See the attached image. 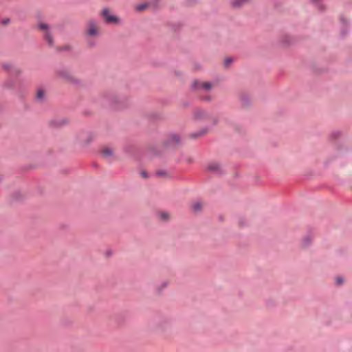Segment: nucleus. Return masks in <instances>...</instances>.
Returning a JSON list of instances; mask_svg holds the SVG:
<instances>
[{
	"label": "nucleus",
	"instance_id": "obj_11",
	"mask_svg": "<svg viewBox=\"0 0 352 352\" xmlns=\"http://www.w3.org/2000/svg\"><path fill=\"white\" fill-rule=\"evenodd\" d=\"M201 207H202L201 204L199 203V202L195 203L192 205V208H193L194 210H195V211L199 210L201 208Z\"/></svg>",
	"mask_w": 352,
	"mask_h": 352
},
{
	"label": "nucleus",
	"instance_id": "obj_8",
	"mask_svg": "<svg viewBox=\"0 0 352 352\" xmlns=\"http://www.w3.org/2000/svg\"><path fill=\"white\" fill-rule=\"evenodd\" d=\"M208 169L212 171H217L219 170V165L217 163H211L208 166Z\"/></svg>",
	"mask_w": 352,
	"mask_h": 352
},
{
	"label": "nucleus",
	"instance_id": "obj_6",
	"mask_svg": "<svg viewBox=\"0 0 352 352\" xmlns=\"http://www.w3.org/2000/svg\"><path fill=\"white\" fill-rule=\"evenodd\" d=\"M194 86L196 89H201L205 91L210 90L212 87V84L204 82H195Z\"/></svg>",
	"mask_w": 352,
	"mask_h": 352
},
{
	"label": "nucleus",
	"instance_id": "obj_17",
	"mask_svg": "<svg viewBox=\"0 0 352 352\" xmlns=\"http://www.w3.org/2000/svg\"><path fill=\"white\" fill-rule=\"evenodd\" d=\"M342 282H343V280H342V278L338 277V278H336V283H337L338 285L342 284Z\"/></svg>",
	"mask_w": 352,
	"mask_h": 352
},
{
	"label": "nucleus",
	"instance_id": "obj_3",
	"mask_svg": "<svg viewBox=\"0 0 352 352\" xmlns=\"http://www.w3.org/2000/svg\"><path fill=\"white\" fill-rule=\"evenodd\" d=\"M102 15L105 22L108 23L116 24L119 23V19L117 16L112 15L108 9H104L102 10Z\"/></svg>",
	"mask_w": 352,
	"mask_h": 352
},
{
	"label": "nucleus",
	"instance_id": "obj_2",
	"mask_svg": "<svg viewBox=\"0 0 352 352\" xmlns=\"http://www.w3.org/2000/svg\"><path fill=\"white\" fill-rule=\"evenodd\" d=\"M100 32L98 23L94 20H89L86 25L85 34L90 37H97L100 35Z\"/></svg>",
	"mask_w": 352,
	"mask_h": 352
},
{
	"label": "nucleus",
	"instance_id": "obj_12",
	"mask_svg": "<svg viewBox=\"0 0 352 352\" xmlns=\"http://www.w3.org/2000/svg\"><path fill=\"white\" fill-rule=\"evenodd\" d=\"M206 130H202L201 132H199V133H194V134H192L191 136L193 137V138H197V137H199V136H201V135H204L206 133Z\"/></svg>",
	"mask_w": 352,
	"mask_h": 352
},
{
	"label": "nucleus",
	"instance_id": "obj_13",
	"mask_svg": "<svg viewBox=\"0 0 352 352\" xmlns=\"http://www.w3.org/2000/svg\"><path fill=\"white\" fill-rule=\"evenodd\" d=\"M195 116L197 118H202L205 116V112L201 110L197 111L195 112Z\"/></svg>",
	"mask_w": 352,
	"mask_h": 352
},
{
	"label": "nucleus",
	"instance_id": "obj_10",
	"mask_svg": "<svg viewBox=\"0 0 352 352\" xmlns=\"http://www.w3.org/2000/svg\"><path fill=\"white\" fill-rule=\"evenodd\" d=\"M45 93L42 89H39L37 91L36 97L38 100H42L44 97Z\"/></svg>",
	"mask_w": 352,
	"mask_h": 352
},
{
	"label": "nucleus",
	"instance_id": "obj_9",
	"mask_svg": "<svg viewBox=\"0 0 352 352\" xmlns=\"http://www.w3.org/2000/svg\"><path fill=\"white\" fill-rule=\"evenodd\" d=\"M160 217L162 221H167L169 219L170 215L168 212H162L160 214Z\"/></svg>",
	"mask_w": 352,
	"mask_h": 352
},
{
	"label": "nucleus",
	"instance_id": "obj_15",
	"mask_svg": "<svg viewBox=\"0 0 352 352\" xmlns=\"http://www.w3.org/2000/svg\"><path fill=\"white\" fill-rule=\"evenodd\" d=\"M157 174L159 176H166L167 175L166 171H164V170H159V171H157Z\"/></svg>",
	"mask_w": 352,
	"mask_h": 352
},
{
	"label": "nucleus",
	"instance_id": "obj_5",
	"mask_svg": "<svg viewBox=\"0 0 352 352\" xmlns=\"http://www.w3.org/2000/svg\"><path fill=\"white\" fill-rule=\"evenodd\" d=\"M180 142V138L177 135L173 134L170 135L167 140H166V144L168 146H173Z\"/></svg>",
	"mask_w": 352,
	"mask_h": 352
},
{
	"label": "nucleus",
	"instance_id": "obj_7",
	"mask_svg": "<svg viewBox=\"0 0 352 352\" xmlns=\"http://www.w3.org/2000/svg\"><path fill=\"white\" fill-rule=\"evenodd\" d=\"M101 155L105 159H109L113 155V149L109 147L104 146L101 150Z\"/></svg>",
	"mask_w": 352,
	"mask_h": 352
},
{
	"label": "nucleus",
	"instance_id": "obj_4",
	"mask_svg": "<svg viewBox=\"0 0 352 352\" xmlns=\"http://www.w3.org/2000/svg\"><path fill=\"white\" fill-rule=\"evenodd\" d=\"M60 76L69 82H76L77 80L67 71H62L59 73Z\"/></svg>",
	"mask_w": 352,
	"mask_h": 352
},
{
	"label": "nucleus",
	"instance_id": "obj_19",
	"mask_svg": "<svg viewBox=\"0 0 352 352\" xmlns=\"http://www.w3.org/2000/svg\"><path fill=\"white\" fill-rule=\"evenodd\" d=\"M88 45H89V47H93V46L94 45V42H92V41H89V42H88Z\"/></svg>",
	"mask_w": 352,
	"mask_h": 352
},
{
	"label": "nucleus",
	"instance_id": "obj_18",
	"mask_svg": "<svg viewBox=\"0 0 352 352\" xmlns=\"http://www.w3.org/2000/svg\"><path fill=\"white\" fill-rule=\"evenodd\" d=\"M141 175L144 178H147L148 177L147 173L146 171H144V170L141 172Z\"/></svg>",
	"mask_w": 352,
	"mask_h": 352
},
{
	"label": "nucleus",
	"instance_id": "obj_20",
	"mask_svg": "<svg viewBox=\"0 0 352 352\" xmlns=\"http://www.w3.org/2000/svg\"><path fill=\"white\" fill-rule=\"evenodd\" d=\"M9 22V19H7L3 21V23L7 24Z\"/></svg>",
	"mask_w": 352,
	"mask_h": 352
},
{
	"label": "nucleus",
	"instance_id": "obj_1",
	"mask_svg": "<svg viewBox=\"0 0 352 352\" xmlns=\"http://www.w3.org/2000/svg\"><path fill=\"white\" fill-rule=\"evenodd\" d=\"M36 28L42 33L43 39L47 45L50 47L54 46V39L50 25L47 23L41 22L38 23Z\"/></svg>",
	"mask_w": 352,
	"mask_h": 352
},
{
	"label": "nucleus",
	"instance_id": "obj_14",
	"mask_svg": "<svg viewBox=\"0 0 352 352\" xmlns=\"http://www.w3.org/2000/svg\"><path fill=\"white\" fill-rule=\"evenodd\" d=\"M146 4H141L136 7L138 11H142L146 8Z\"/></svg>",
	"mask_w": 352,
	"mask_h": 352
},
{
	"label": "nucleus",
	"instance_id": "obj_16",
	"mask_svg": "<svg viewBox=\"0 0 352 352\" xmlns=\"http://www.w3.org/2000/svg\"><path fill=\"white\" fill-rule=\"evenodd\" d=\"M232 62V60L229 58H226L225 60L224 63H225L226 66H228Z\"/></svg>",
	"mask_w": 352,
	"mask_h": 352
}]
</instances>
